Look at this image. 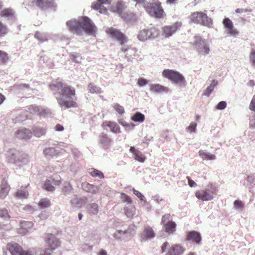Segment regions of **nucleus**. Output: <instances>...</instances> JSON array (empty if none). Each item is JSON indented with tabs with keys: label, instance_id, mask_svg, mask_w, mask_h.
<instances>
[{
	"label": "nucleus",
	"instance_id": "nucleus-19",
	"mask_svg": "<svg viewBox=\"0 0 255 255\" xmlns=\"http://www.w3.org/2000/svg\"><path fill=\"white\" fill-rule=\"evenodd\" d=\"M206 43L202 37L199 35H196L194 37V41L193 42V46L197 50L201 49L202 46Z\"/></svg>",
	"mask_w": 255,
	"mask_h": 255
},
{
	"label": "nucleus",
	"instance_id": "nucleus-7",
	"mask_svg": "<svg viewBox=\"0 0 255 255\" xmlns=\"http://www.w3.org/2000/svg\"><path fill=\"white\" fill-rule=\"evenodd\" d=\"M7 248L11 255H35L31 252L24 250L16 243H9L7 244Z\"/></svg>",
	"mask_w": 255,
	"mask_h": 255
},
{
	"label": "nucleus",
	"instance_id": "nucleus-27",
	"mask_svg": "<svg viewBox=\"0 0 255 255\" xmlns=\"http://www.w3.org/2000/svg\"><path fill=\"white\" fill-rule=\"evenodd\" d=\"M89 173L93 177H98L100 179H102L104 177V174L101 171L95 169H89Z\"/></svg>",
	"mask_w": 255,
	"mask_h": 255
},
{
	"label": "nucleus",
	"instance_id": "nucleus-61",
	"mask_svg": "<svg viewBox=\"0 0 255 255\" xmlns=\"http://www.w3.org/2000/svg\"><path fill=\"white\" fill-rule=\"evenodd\" d=\"M5 98L4 95L0 93V105L4 102Z\"/></svg>",
	"mask_w": 255,
	"mask_h": 255
},
{
	"label": "nucleus",
	"instance_id": "nucleus-1",
	"mask_svg": "<svg viewBox=\"0 0 255 255\" xmlns=\"http://www.w3.org/2000/svg\"><path fill=\"white\" fill-rule=\"evenodd\" d=\"M53 86L59 89V97L56 99L61 107L66 108H76L78 106L77 97L74 89L69 86L63 84L62 82L57 83Z\"/></svg>",
	"mask_w": 255,
	"mask_h": 255
},
{
	"label": "nucleus",
	"instance_id": "nucleus-28",
	"mask_svg": "<svg viewBox=\"0 0 255 255\" xmlns=\"http://www.w3.org/2000/svg\"><path fill=\"white\" fill-rule=\"evenodd\" d=\"M143 236L147 239H151L155 237V233L151 228H146L144 230Z\"/></svg>",
	"mask_w": 255,
	"mask_h": 255
},
{
	"label": "nucleus",
	"instance_id": "nucleus-31",
	"mask_svg": "<svg viewBox=\"0 0 255 255\" xmlns=\"http://www.w3.org/2000/svg\"><path fill=\"white\" fill-rule=\"evenodd\" d=\"M9 59L8 54L6 52L0 50V63L5 64L9 60Z\"/></svg>",
	"mask_w": 255,
	"mask_h": 255
},
{
	"label": "nucleus",
	"instance_id": "nucleus-43",
	"mask_svg": "<svg viewBox=\"0 0 255 255\" xmlns=\"http://www.w3.org/2000/svg\"><path fill=\"white\" fill-rule=\"evenodd\" d=\"M121 197L122 199V200L125 202H127L128 203H131L132 202L130 198L125 193H122L121 194Z\"/></svg>",
	"mask_w": 255,
	"mask_h": 255
},
{
	"label": "nucleus",
	"instance_id": "nucleus-16",
	"mask_svg": "<svg viewBox=\"0 0 255 255\" xmlns=\"http://www.w3.org/2000/svg\"><path fill=\"white\" fill-rule=\"evenodd\" d=\"M32 133L29 129H24L19 130L16 132V137L20 139H29L32 136Z\"/></svg>",
	"mask_w": 255,
	"mask_h": 255
},
{
	"label": "nucleus",
	"instance_id": "nucleus-41",
	"mask_svg": "<svg viewBox=\"0 0 255 255\" xmlns=\"http://www.w3.org/2000/svg\"><path fill=\"white\" fill-rule=\"evenodd\" d=\"M162 223H174L171 220V216L169 214H166L162 217Z\"/></svg>",
	"mask_w": 255,
	"mask_h": 255
},
{
	"label": "nucleus",
	"instance_id": "nucleus-46",
	"mask_svg": "<svg viewBox=\"0 0 255 255\" xmlns=\"http://www.w3.org/2000/svg\"><path fill=\"white\" fill-rule=\"evenodd\" d=\"M89 87L90 91L91 93H98L100 92V88L99 87H97V86H94L93 85H90Z\"/></svg>",
	"mask_w": 255,
	"mask_h": 255
},
{
	"label": "nucleus",
	"instance_id": "nucleus-15",
	"mask_svg": "<svg viewBox=\"0 0 255 255\" xmlns=\"http://www.w3.org/2000/svg\"><path fill=\"white\" fill-rule=\"evenodd\" d=\"M186 239L188 241L192 240L197 244H199L201 240V237L199 233L193 231L187 233Z\"/></svg>",
	"mask_w": 255,
	"mask_h": 255
},
{
	"label": "nucleus",
	"instance_id": "nucleus-38",
	"mask_svg": "<svg viewBox=\"0 0 255 255\" xmlns=\"http://www.w3.org/2000/svg\"><path fill=\"white\" fill-rule=\"evenodd\" d=\"M21 224H19V225H21ZM23 226H20V228L17 229L18 230V233L21 235H25L26 234L28 231L25 228L26 225L27 224H22Z\"/></svg>",
	"mask_w": 255,
	"mask_h": 255
},
{
	"label": "nucleus",
	"instance_id": "nucleus-34",
	"mask_svg": "<svg viewBox=\"0 0 255 255\" xmlns=\"http://www.w3.org/2000/svg\"><path fill=\"white\" fill-rule=\"evenodd\" d=\"M33 133L35 136L37 137H40L43 135H44L45 133V130L41 128H34L33 129Z\"/></svg>",
	"mask_w": 255,
	"mask_h": 255
},
{
	"label": "nucleus",
	"instance_id": "nucleus-21",
	"mask_svg": "<svg viewBox=\"0 0 255 255\" xmlns=\"http://www.w3.org/2000/svg\"><path fill=\"white\" fill-rule=\"evenodd\" d=\"M151 91L155 93L167 92L169 89L167 87L159 84H152L150 86Z\"/></svg>",
	"mask_w": 255,
	"mask_h": 255
},
{
	"label": "nucleus",
	"instance_id": "nucleus-29",
	"mask_svg": "<svg viewBox=\"0 0 255 255\" xmlns=\"http://www.w3.org/2000/svg\"><path fill=\"white\" fill-rule=\"evenodd\" d=\"M0 15L6 17H11L13 15V10L10 8H6L0 11Z\"/></svg>",
	"mask_w": 255,
	"mask_h": 255
},
{
	"label": "nucleus",
	"instance_id": "nucleus-53",
	"mask_svg": "<svg viewBox=\"0 0 255 255\" xmlns=\"http://www.w3.org/2000/svg\"><path fill=\"white\" fill-rule=\"evenodd\" d=\"M196 126H197L196 123L195 122H192L190 124L188 128L189 130H190L191 132L195 131V129H196Z\"/></svg>",
	"mask_w": 255,
	"mask_h": 255
},
{
	"label": "nucleus",
	"instance_id": "nucleus-5",
	"mask_svg": "<svg viewBox=\"0 0 255 255\" xmlns=\"http://www.w3.org/2000/svg\"><path fill=\"white\" fill-rule=\"evenodd\" d=\"M146 10L149 14L157 18H162L164 15L163 9L159 2L148 4Z\"/></svg>",
	"mask_w": 255,
	"mask_h": 255
},
{
	"label": "nucleus",
	"instance_id": "nucleus-32",
	"mask_svg": "<svg viewBox=\"0 0 255 255\" xmlns=\"http://www.w3.org/2000/svg\"><path fill=\"white\" fill-rule=\"evenodd\" d=\"M111 142V139L106 135L103 134L100 139V143L104 146L110 145Z\"/></svg>",
	"mask_w": 255,
	"mask_h": 255
},
{
	"label": "nucleus",
	"instance_id": "nucleus-25",
	"mask_svg": "<svg viewBox=\"0 0 255 255\" xmlns=\"http://www.w3.org/2000/svg\"><path fill=\"white\" fill-rule=\"evenodd\" d=\"M176 224H164L162 230L168 234L173 233L175 231Z\"/></svg>",
	"mask_w": 255,
	"mask_h": 255
},
{
	"label": "nucleus",
	"instance_id": "nucleus-55",
	"mask_svg": "<svg viewBox=\"0 0 255 255\" xmlns=\"http://www.w3.org/2000/svg\"><path fill=\"white\" fill-rule=\"evenodd\" d=\"M248 11H251V10L248 9L247 8H237L236 9L235 12L236 13H242V12H247Z\"/></svg>",
	"mask_w": 255,
	"mask_h": 255
},
{
	"label": "nucleus",
	"instance_id": "nucleus-33",
	"mask_svg": "<svg viewBox=\"0 0 255 255\" xmlns=\"http://www.w3.org/2000/svg\"><path fill=\"white\" fill-rule=\"evenodd\" d=\"M28 195V192L26 190H19L16 193V196L19 198H27Z\"/></svg>",
	"mask_w": 255,
	"mask_h": 255
},
{
	"label": "nucleus",
	"instance_id": "nucleus-17",
	"mask_svg": "<svg viewBox=\"0 0 255 255\" xmlns=\"http://www.w3.org/2000/svg\"><path fill=\"white\" fill-rule=\"evenodd\" d=\"M129 151L133 154L135 160L140 162H143L144 161L145 157L141 152L132 146L130 147Z\"/></svg>",
	"mask_w": 255,
	"mask_h": 255
},
{
	"label": "nucleus",
	"instance_id": "nucleus-64",
	"mask_svg": "<svg viewBox=\"0 0 255 255\" xmlns=\"http://www.w3.org/2000/svg\"><path fill=\"white\" fill-rule=\"evenodd\" d=\"M218 82L216 80H213L210 85H214V88L217 85Z\"/></svg>",
	"mask_w": 255,
	"mask_h": 255
},
{
	"label": "nucleus",
	"instance_id": "nucleus-54",
	"mask_svg": "<svg viewBox=\"0 0 255 255\" xmlns=\"http://www.w3.org/2000/svg\"><path fill=\"white\" fill-rule=\"evenodd\" d=\"M148 83V81L143 78H139L138 80V84L140 86H143L146 85Z\"/></svg>",
	"mask_w": 255,
	"mask_h": 255
},
{
	"label": "nucleus",
	"instance_id": "nucleus-63",
	"mask_svg": "<svg viewBox=\"0 0 255 255\" xmlns=\"http://www.w3.org/2000/svg\"><path fill=\"white\" fill-rule=\"evenodd\" d=\"M98 255H107V252L106 251L102 250Z\"/></svg>",
	"mask_w": 255,
	"mask_h": 255
},
{
	"label": "nucleus",
	"instance_id": "nucleus-51",
	"mask_svg": "<svg viewBox=\"0 0 255 255\" xmlns=\"http://www.w3.org/2000/svg\"><path fill=\"white\" fill-rule=\"evenodd\" d=\"M226 106L227 104L226 102L221 101L218 104L216 108L218 110H223L226 107Z\"/></svg>",
	"mask_w": 255,
	"mask_h": 255
},
{
	"label": "nucleus",
	"instance_id": "nucleus-26",
	"mask_svg": "<svg viewBox=\"0 0 255 255\" xmlns=\"http://www.w3.org/2000/svg\"><path fill=\"white\" fill-rule=\"evenodd\" d=\"M132 121L135 122L142 123L144 121L145 117L144 115L139 113L136 112L131 118Z\"/></svg>",
	"mask_w": 255,
	"mask_h": 255
},
{
	"label": "nucleus",
	"instance_id": "nucleus-42",
	"mask_svg": "<svg viewBox=\"0 0 255 255\" xmlns=\"http://www.w3.org/2000/svg\"><path fill=\"white\" fill-rule=\"evenodd\" d=\"M8 191V187H6L5 188H2L0 191V198H4L7 195Z\"/></svg>",
	"mask_w": 255,
	"mask_h": 255
},
{
	"label": "nucleus",
	"instance_id": "nucleus-47",
	"mask_svg": "<svg viewBox=\"0 0 255 255\" xmlns=\"http://www.w3.org/2000/svg\"><path fill=\"white\" fill-rule=\"evenodd\" d=\"M250 60L252 65L255 66V50H253L250 53Z\"/></svg>",
	"mask_w": 255,
	"mask_h": 255
},
{
	"label": "nucleus",
	"instance_id": "nucleus-20",
	"mask_svg": "<svg viewBox=\"0 0 255 255\" xmlns=\"http://www.w3.org/2000/svg\"><path fill=\"white\" fill-rule=\"evenodd\" d=\"M183 253L182 247L179 245L172 246L166 255H180Z\"/></svg>",
	"mask_w": 255,
	"mask_h": 255
},
{
	"label": "nucleus",
	"instance_id": "nucleus-62",
	"mask_svg": "<svg viewBox=\"0 0 255 255\" xmlns=\"http://www.w3.org/2000/svg\"><path fill=\"white\" fill-rule=\"evenodd\" d=\"M248 85L250 86H254L255 85V82L253 80H250L248 82Z\"/></svg>",
	"mask_w": 255,
	"mask_h": 255
},
{
	"label": "nucleus",
	"instance_id": "nucleus-56",
	"mask_svg": "<svg viewBox=\"0 0 255 255\" xmlns=\"http://www.w3.org/2000/svg\"><path fill=\"white\" fill-rule=\"evenodd\" d=\"M188 182L189 185L191 187H195L197 186V184L196 183V182L189 178H188Z\"/></svg>",
	"mask_w": 255,
	"mask_h": 255
},
{
	"label": "nucleus",
	"instance_id": "nucleus-9",
	"mask_svg": "<svg viewBox=\"0 0 255 255\" xmlns=\"http://www.w3.org/2000/svg\"><path fill=\"white\" fill-rule=\"evenodd\" d=\"M112 0H97L92 3L91 7L93 9L99 11L101 13H106L107 12V8L104 4H110Z\"/></svg>",
	"mask_w": 255,
	"mask_h": 255
},
{
	"label": "nucleus",
	"instance_id": "nucleus-35",
	"mask_svg": "<svg viewBox=\"0 0 255 255\" xmlns=\"http://www.w3.org/2000/svg\"><path fill=\"white\" fill-rule=\"evenodd\" d=\"M44 186V189L47 191H53L55 190V187L51 184L49 180H46L45 181Z\"/></svg>",
	"mask_w": 255,
	"mask_h": 255
},
{
	"label": "nucleus",
	"instance_id": "nucleus-6",
	"mask_svg": "<svg viewBox=\"0 0 255 255\" xmlns=\"http://www.w3.org/2000/svg\"><path fill=\"white\" fill-rule=\"evenodd\" d=\"M216 191L217 188L214 187L211 188V190H200L195 192V196L202 201H210L214 198Z\"/></svg>",
	"mask_w": 255,
	"mask_h": 255
},
{
	"label": "nucleus",
	"instance_id": "nucleus-52",
	"mask_svg": "<svg viewBox=\"0 0 255 255\" xmlns=\"http://www.w3.org/2000/svg\"><path fill=\"white\" fill-rule=\"evenodd\" d=\"M250 109L253 111L255 112V95L253 96V98L251 102L250 105Z\"/></svg>",
	"mask_w": 255,
	"mask_h": 255
},
{
	"label": "nucleus",
	"instance_id": "nucleus-45",
	"mask_svg": "<svg viewBox=\"0 0 255 255\" xmlns=\"http://www.w3.org/2000/svg\"><path fill=\"white\" fill-rule=\"evenodd\" d=\"M0 217L4 219L9 218L8 212L6 209L0 210Z\"/></svg>",
	"mask_w": 255,
	"mask_h": 255
},
{
	"label": "nucleus",
	"instance_id": "nucleus-18",
	"mask_svg": "<svg viewBox=\"0 0 255 255\" xmlns=\"http://www.w3.org/2000/svg\"><path fill=\"white\" fill-rule=\"evenodd\" d=\"M203 14V12L201 11H195L192 13L189 16L190 21L193 23L200 24Z\"/></svg>",
	"mask_w": 255,
	"mask_h": 255
},
{
	"label": "nucleus",
	"instance_id": "nucleus-10",
	"mask_svg": "<svg viewBox=\"0 0 255 255\" xmlns=\"http://www.w3.org/2000/svg\"><path fill=\"white\" fill-rule=\"evenodd\" d=\"M223 24L229 35L236 37L239 32L237 29L234 28L233 22L229 18H225L223 20Z\"/></svg>",
	"mask_w": 255,
	"mask_h": 255
},
{
	"label": "nucleus",
	"instance_id": "nucleus-48",
	"mask_svg": "<svg viewBox=\"0 0 255 255\" xmlns=\"http://www.w3.org/2000/svg\"><path fill=\"white\" fill-rule=\"evenodd\" d=\"M132 191L133 192V194L136 195L138 198L140 199L141 201L144 200V196L138 190H135L134 188L132 189Z\"/></svg>",
	"mask_w": 255,
	"mask_h": 255
},
{
	"label": "nucleus",
	"instance_id": "nucleus-13",
	"mask_svg": "<svg viewBox=\"0 0 255 255\" xmlns=\"http://www.w3.org/2000/svg\"><path fill=\"white\" fill-rule=\"evenodd\" d=\"M32 2L43 9H46L54 6V0H32Z\"/></svg>",
	"mask_w": 255,
	"mask_h": 255
},
{
	"label": "nucleus",
	"instance_id": "nucleus-58",
	"mask_svg": "<svg viewBox=\"0 0 255 255\" xmlns=\"http://www.w3.org/2000/svg\"><path fill=\"white\" fill-rule=\"evenodd\" d=\"M169 246V243L168 242L164 243L162 246H161V250L162 252L164 253L165 252L166 248Z\"/></svg>",
	"mask_w": 255,
	"mask_h": 255
},
{
	"label": "nucleus",
	"instance_id": "nucleus-57",
	"mask_svg": "<svg viewBox=\"0 0 255 255\" xmlns=\"http://www.w3.org/2000/svg\"><path fill=\"white\" fill-rule=\"evenodd\" d=\"M121 234L125 235L126 237H129L131 235V232L128 230L120 231Z\"/></svg>",
	"mask_w": 255,
	"mask_h": 255
},
{
	"label": "nucleus",
	"instance_id": "nucleus-4",
	"mask_svg": "<svg viewBox=\"0 0 255 255\" xmlns=\"http://www.w3.org/2000/svg\"><path fill=\"white\" fill-rule=\"evenodd\" d=\"M106 32L110 37L118 41L121 45H123L128 41L126 35L119 29L113 27H108L106 30Z\"/></svg>",
	"mask_w": 255,
	"mask_h": 255
},
{
	"label": "nucleus",
	"instance_id": "nucleus-14",
	"mask_svg": "<svg viewBox=\"0 0 255 255\" xmlns=\"http://www.w3.org/2000/svg\"><path fill=\"white\" fill-rule=\"evenodd\" d=\"M102 127L105 129L107 127L110 128L111 130L115 133H118L121 132L120 127L115 122L108 121H104L102 125Z\"/></svg>",
	"mask_w": 255,
	"mask_h": 255
},
{
	"label": "nucleus",
	"instance_id": "nucleus-39",
	"mask_svg": "<svg viewBox=\"0 0 255 255\" xmlns=\"http://www.w3.org/2000/svg\"><path fill=\"white\" fill-rule=\"evenodd\" d=\"M199 52L203 53L204 55H207L210 52V49L207 43L204 44L201 49L199 50Z\"/></svg>",
	"mask_w": 255,
	"mask_h": 255
},
{
	"label": "nucleus",
	"instance_id": "nucleus-37",
	"mask_svg": "<svg viewBox=\"0 0 255 255\" xmlns=\"http://www.w3.org/2000/svg\"><path fill=\"white\" fill-rule=\"evenodd\" d=\"M7 33V28L1 22H0V37L4 36Z\"/></svg>",
	"mask_w": 255,
	"mask_h": 255
},
{
	"label": "nucleus",
	"instance_id": "nucleus-40",
	"mask_svg": "<svg viewBox=\"0 0 255 255\" xmlns=\"http://www.w3.org/2000/svg\"><path fill=\"white\" fill-rule=\"evenodd\" d=\"M90 211L91 213L96 214L98 211V206L97 204L93 203L91 204Z\"/></svg>",
	"mask_w": 255,
	"mask_h": 255
},
{
	"label": "nucleus",
	"instance_id": "nucleus-8",
	"mask_svg": "<svg viewBox=\"0 0 255 255\" xmlns=\"http://www.w3.org/2000/svg\"><path fill=\"white\" fill-rule=\"evenodd\" d=\"M181 26V23L177 22L171 25H166L163 27V34L166 37H169L175 33Z\"/></svg>",
	"mask_w": 255,
	"mask_h": 255
},
{
	"label": "nucleus",
	"instance_id": "nucleus-49",
	"mask_svg": "<svg viewBox=\"0 0 255 255\" xmlns=\"http://www.w3.org/2000/svg\"><path fill=\"white\" fill-rule=\"evenodd\" d=\"M214 85H210L205 90L204 94L205 96H209L211 92L214 90Z\"/></svg>",
	"mask_w": 255,
	"mask_h": 255
},
{
	"label": "nucleus",
	"instance_id": "nucleus-11",
	"mask_svg": "<svg viewBox=\"0 0 255 255\" xmlns=\"http://www.w3.org/2000/svg\"><path fill=\"white\" fill-rule=\"evenodd\" d=\"M153 31L152 29L144 28L140 30L137 35V38L141 41H145L154 37Z\"/></svg>",
	"mask_w": 255,
	"mask_h": 255
},
{
	"label": "nucleus",
	"instance_id": "nucleus-59",
	"mask_svg": "<svg viewBox=\"0 0 255 255\" xmlns=\"http://www.w3.org/2000/svg\"><path fill=\"white\" fill-rule=\"evenodd\" d=\"M63 129V127L60 124H57L55 127V129L57 131H62Z\"/></svg>",
	"mask_w": 255,
	"mask_h": 255
},
{
	"label": "nucleus",
	"instance_id": "nucleus-30",
	"mask_svg": "<svg viewBox=\"0 0 255 255\" xmlns=\"http://www.w3.org/2000/svg\"><path fill=\"white\" fill-rule=\"evenodd\" d=\"M51 205L50 201L46 198H42L38 203V205L41 208H46L49 207Z\"/></svg>",
	"mask_w": 255,
	"mask_h": 255
},
{
	"label": "nucleus",
	"instance_id": "nucleus-24",
	"mask_svg": "<svg viewBox=\"0 0 255 255\" xmlns=\"http://www.w3.org/2000/svg\"><path fill=\"white\" fill-rule=\"evenodd\" d=\"M200 24L203 25L211 27L213 24V21L211 18L209 17L206 14L203 12V17L200 22Z\"/></svg>",
	"mask_w": 255,
	"mask_h": 255
},
{
	"label": "nucleus",
	"instance_id": "nucleus-23",
	"mask_svg": "<svg viewBox=\"0 0 255 255\" xmlns=\"http://www.w3.org/2000/svg\"><path fill=\"white\" fill-rule=\"evenodd\" d=\"M199 156L202 158L203 160H214L216 159V156L215 155L212 154L210 153L207 152L204 150H200L199 151Z\"/></svg>",
	"mask_w": 255,
	"mask_h": 255
},
{
	"label": "nucleus",
	"instance_id": "nucleus-36",
	"mask_svg": "<svg viewBox=\"0 0 255 255\" xmlns=\"http://www.w3.org/2000/svg\"><path fill=\"white\" fill-rule=\"evenodd\" d=\"M114 109L120 115H122L125 112V110L123 107L119 104H115L113 106Z\"/></svg>",
	"mask_w": 255,
	"mask_h": 255
},
{
	"label": "nucleus",
	"instance_id": "nucleus-2",
	"mask_svg": "<svg viewBox=\"0 0 255 255\" xmlns=\"http://www.w3.org/2000/svg\"><path fill=\"white\" fill-rule=\"evenodd\" d=\"M71 30L77 33L81 32V29L88 34H92L96 31V27L90 18L87 17L80 18L78 21H70L67 22Z\"/></svg>",
	"mask_w": 255,
	"mask_h": 255
},
{
	"label": "nucleus",
	"instance_id": "nucleus-50",
	"mask_svg": "<svg viewBox=\"0 0 255 255\" xmlns=\"http://www.w3.org/2000/svg\"><path fill=\"white\" fill-rule=\"evenodd\" d=\"M234 204L236 209H243L244 207L243 203L240 200H236Z\"/></svg>",
	"mask_w": 255,
	"mask_h": 255
},
{
	"label": "nucleus",
	"instance_id": "nucleus-12",
	"mask_svg": "<svg viewBox=\"0 0 255 255\" xmlns=\"http://www.w3.org/2000/svg\"><path fill=\"white\" fill-rule=\"evenodd\" d=\"M46 242L52 251L60 246V243L54 235L49 234L46 238Z\"/></svg>",
	"mask_w": 255,
	"mask_h": 255
},
{
	"label": "nucleus",
	"instance_id": "nucleus-60",
	"mask_svg": "<svg viewBox=\"0 0 255 255\" xmlns=\"http://www.w3.org/2000/svg\"><path fill=\"white\" fill-rule=\"evenodd\" d=\"M52 183H53V184L54 185H58L60 184V183H61V180L60 179H57V180L53 179L52 180Z\"/></svg>",
	"mask_w": 255,
	"mask_h": 255
},
{
	"label": "nucleus",
	"instance_id": "nucleus-3",
	"mask_svg": "<svg viewBox=\"0 0 255 255\" xmlns=\"http://www.w3.org/2000/svg\"><path fill=\"white\" fill-rule=\"evenodd\" d=\"M162 76L173 83L179 85H184L185 82L184 76L179 72L173 70H164L162 72Z\"/></svg>",
	"mask_w": 255,
	"mask_h": 255
},
{
	"label": "nucleus",
	"instance_id": "nucleus-22",
	"mask_svg": "<svg viewBox=\"0 0 255 255\" xmlns=\"http://www.w3.org/2000/svg\"><path fill=\"white\" fill-rule=\"evenodd\" d=\"M83 187L87 192L91 193L93 194L97 193L98 191V188L97 186L87 182H85L83 184Z\"/></svg>",
	"mask_w": 255,
	"mask_h": 255
},
{
	"label": "nucleus",
	"instance_id": "nucleus-44",
	"mask_svg": "<svg viewBox=\"0 0 255 255\" xmlns=\"http://www.w3.org/2000/svg\"><path fill=\"white\" fill-rule=\"evenodd\" d=\"M113 8L114 11H116L118 13H121L123 11V4L122 2H118L116 7Z\"/></svg>",
	"mask_w": 255,
	"mask_h": 255
}]
</instances>
